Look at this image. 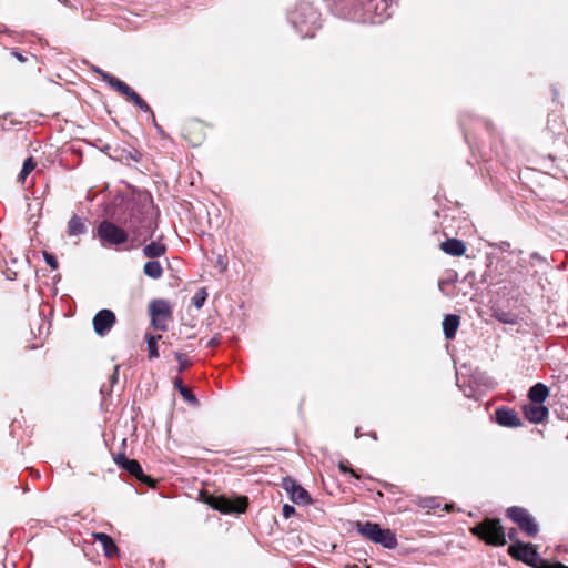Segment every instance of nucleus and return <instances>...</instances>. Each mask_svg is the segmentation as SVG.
<instances>
[{
    "mask_svg": "<svg viewBox=\"0 0 568 568\" xmlns=\"http://www.w3.org/2000/svg\"><path fill=\"white\" fill-rule=\"evenodd\" d=\"M125 224L128 226L126 232L129 233L132 247H136L148 239L152 237L156 229V224L145 212L131 214Z\"/></svg>",
    "mask_w": 568,
    "mask_h": 568,
    "instance_id": "f257e3e1",
    "label": "nucleus"
},
{
    "mask_svg": "<svg viewBox=\"0 0 568 568\" xmlns=\"http://www.w3.org/2000/svg\"><path fill=\"white\" fill-rule=\"evenodd\" d=\"M318 12L308 3H303L291 14V21L303 38L313 37L320 28Z\"/></svg>",
    "mask_w": 568,
    "mask_h": 568,
    "instance_id": "f03ea898",
    "label": "nucleus"
},
{
    "mask_svg": "<svg viewBox=\"0 0 568 568\" xmlns=\"http://www.w3.org/2000/svg\"><path fill=\"white\" fill-rule=\"evenodd\" d=\"M470 532L491 546H504L506 544L504 528L497 519L487 518L483 523L471 527Z\"/></svg>",
    "mask_w": 568,
    "mask_h": 568,
    "instance_id": "7ed1b4c3",
    "label": "nucleus"
},
{
    "mask_svg": "<svg viewBox=\"0 0 568 568\" xmlns=\"http://www.w3.org/2000/svg\"><path fill=\"white\" fill-rule=\"evenodd\" d=\"M508 551L511 557L532 567H537L538 564H540L539 568H568L559 562L549 564L545 560H540L535 546L531 544L517 541L509 547Z\"/></svg>",
    "mask_w": 568,
    "mask_h": 568,
    "instance_id": "20e7f679",
    "label": "nucleus"
},
{
    "mask_svg": "<svg viewBox=\"0 0 568 568\" xmlns=\"http://www.w3.org/2000/svg\"><path fill=\"white\" fill-rule=\"evenodd\" d=\"M358 532L368 540L381 544L383 547L394 549L397 546L395 534L390 529H383L378 524L366 521L357 523Z\"/></svg>",
    "mask_w": 568,
    "mask_h": 568,
    "instance_id": "39448f33",
    "label": "nucleus"
},
{
    "mask_svg": "<svg viewBox=\"0 0 568 568\" xmlns=\"http://www.w3.org/2000/svg\"><path fill=\"white\" fill-rule=\"evenodd\" d=\"M97 236L103 246H118L130 240L126 230L106 220L98 225Z\"/></svg>",
    "mask_w": 568,
    "mask_h": 568,
    "instance_id": "423d86ee",
    "label": "nucleus"
},
{
    "mask_svg": "<svg viewBox=\"0 0 568 568\" xmlns=\"http://www.w3.org/2000/svg\"><path fill=\"white\" fill-rule=\"evenodd\" d=\"M206 503L223 514H242L247 508V498L244 496L229 498L225 496H210Z\"/></svg>",
    "mask_w": 568,
    "mask_h": 568,
    "instance_id": "0eeeda50",
    "label": "nucleus"
},
{
    "mask_svg": "<svg viewBox=\"0 0 568 568\" xmlns=\"http://www.w3.org/2000/svg\"><path fill=\"white\" fill-rule=\"evenodd\" d=\"M507 515L528 536L537 535L538 525L535 521L534 517L526 509L520 507H510L507 509Z\"/></svg>",
    "mask_w": 568,
    "mask_h": 568,
    "instance_id": "6e6552de",
    "label": "nucleus"
},
{
    "mask_svg": "<svg viewBox=\"0 0 568 568\" xmlns=\"http://www.w3.org/2000/svg\"><path fill=\"white\" fill-rule=\"evenodd\" d=\"M149 311L154 328L165 331L168 328V321L171 317V310L168 302L163 300L152 301L149 305Z\"/></svg>",
    "mask_w": 568,
    "mask_h": 568,
    "instance_id": "1a4fd4ad",
    "label": "nucleus"
},
{
    "mask_svg": "<svg viewBox=\"0 0 568 568\" xmlns=\"http://www.w3.org/2000/svg\"><path fill=\"white\" fill-rule=\"evenodd\" d=\"M115 323V315L110 310H101L93 317L94 332L100 335H106Z\"/></svg>",
    "mask_w": 568,
    "mask_h": 568,
    "instance_id": "9d476101",
    "label": "nucleus"
},
{
    "mask_svg": "<svg viewBox=\"0 0 568 568\" xmlns=\"http://www.w3.org/2000/svg\"><path fill=\"white\" fill-rule=\"evenodd\" d=\"M284 489L288 493L290 498L295 504H308L311 501L308 493L295 480L286 478L283 481Z\"/></svg>",
    "mask_w": 568,
    "mask_h": 568,
    "instance_id": "9b49d317",
    "label": "nucleus"
},
{
    "mask_svg": "<svg viewBox=\"0 0 568 568\" xmlns=\"http://www.w3.org/2000/svg\"><path fill=\"white\" fill-rule=\"evenodd\" d=\"M496 422L504 427H519L521 420L519 415L511 408L500 407L495 412Z\"/></svg>",
    "mask_w": 568,
    "mask_h": 568,
    "instance_id": "f8f14e48",
    "label": "nucleus"
},
{
    "mask_svg": "<svg viewBox=\"0 0 568 568\" xmlns=\"http://www.w3.org/2000/svg\"><path fill=\"white\" fill-rule=\"evenodd\" d=\"M374 8V16L371 19L372 23H382L385 19L392 16L390 6L386 0H372L368 4V9Z\"/></svg>",
    "mask_w": 568,
    "mask_h": 568,
    "instance_id": "ddd939ff",
    "label": "nucleus"
},
{
    "mask_svg": "<svg viewBox=\"0 0 568 568\" xmlns=\"http://www.w3.org/2000/svg\"><path fill=\"white\" fill-rule=\"evenodd\" d=\"M115 463L124 468L130 475L134 476L135 478L140 480H146V477L143 474L141 465L134 460L126 458L125 455L120 454L115 458Z\"/></svg>",
    "mask_w": 568,
    "mask_h": 568,
    "instance_id": "4468645a",
    "label": "nucleus"
},
{
    "mask_svg": "<svg viewBox=\"0 0 568 568\" xmlns=\"http://www.w3.org/2000/svg\"><path fill=\"white\" fill-rule=\"evenodd\" d=\"M526 418L531 423H541L548 416V408L542 404L531 403L524 408Z\"/></svg>",
    "mask_w": 568,
    "mask_h": 568,
    "instance_id": "2eb2a0df",
    "label": "nucleus"
},
{
    "mask_svg": "<svg viewBox=\"0 0 568 568\" xmlns=\"http://www.w3.org/2000/svg\"><path fill=\"white\" fill-rule=\"evenodd\" d=\"M95 72L100 74L101 79L106 82L111 88L125 95L126 98L132 92V89L120 79L111 75L110 73L102 71L101 69H95Z\"/></svg>",
    "mask_w": 568,
    "mask_h": 568,
    "instance_id": "dca6fc26",
    "label": "nucleus"
},
{
    "mask_svg": "<svg viewBox=\"0 0 568 568\" xmlns=\"http://www.w3.org/2000/svg\"><path fill=\"white\" fill-rule=\"evenodd\" d=\"M92 537L95 541H99L103 548L104 555L109 558L114 557L119 549L114 544L113 539L104 532H93Z\"/></svg>",
    "mask_w": 568,
    "mask_h": 568,
    "instance_id": "f3484780",
    "label": "nucleus"
},
{
    "mask_svg": "<svg viewBox=\"0 0 568 568\" xmlns=\"http://www.w3.org/2000/svg\"><path fill=\"white\" fill-rule=\"evenodd\" d=\"M442 250L453 256H460L466 251V245L457 239H449L440 244Z\"/></svg>",
    "mask_w": 568,
    "mask_h": 568,
    "instance_id": "a211bd4d",
    "label": "nucleus"
},
{
    "mask_svg": "<svg viewBox=\"0 0 568 568\" xmlns=\"http://www.w3.org/2000/svg\"><path fill=\"white\" fill-rule=\"evenodd\" d=\"M460 318L457 315H446L443 321V331L447 339H453L459 327Z\"/></svg>",
    "mask_w": 568,
    "mask_h": 568,
    "instance_id": "6ab92c4d",
    "label": "nucleus"
},
{
    "mask_svg": "<svg viewBox=\"0 0 568 568\" xmlns=\"http://www.w3.org/2000/svg\"><path fill=\"white\" fill-rule=\"evenodd\" d=\"M142 253L144 257L154 260L165 255L166 246L160 241H153L143 247Z\"/></svg>",
    "mask_w": 568,
    "mask_h": 568,
    "instance_id": "aec40b11",
    "label": "nucleus"
},
{
    "mask_svg": "<svg viewBox=\"0 0 568 568\" xmlns=\"http://www.w3.org/2000/svg\"><path fill=\"white\" fill-rule=\"evenodd\" d=\"M549 395V389L546 385L537 383L534 385L528 393V397L531 403L542 404Z\"/></svg>",
    "mask_w": 568,
    "mask_h": 568,
    "instance_id": "412c9836",
    "label": "nucleus"
},
{
    "mask_svg": "<svg viewBox=\"0 0 568 568\" xmlns=\"http://www.w3.org/2000/svg\"><path fill=\"white\" fill-rule=\"evenodd\" d=\"M143 273L153 280H158L163 275V267L158 261H149L143 266Z\"/></svg>",
    "mask_w": 568,
    "mask_h": 568,
    "instance_id": "4be33fe9",
    "label": "nucleus"
},
{
    "mask_svg": "<svg viewBox=\"0 0 568 568\" xmlns=\"http://www.w3.org/2000/svg\"><path fill=\"white\" fill-rule=\"evenodd\" d=\"M85 232V225L79 216H72L68 224V234L77 236Z\"/></svg>",
    "mask_w": 568,
    "mask_h": 568,
    "instance_id": "5701e85b",
    "label": "nucleus"
},
{
    "mask_svg": "<svg viewBox=\"0 0 568 568\" xmlns=\"http://www.w3.org/2000/svg\"><path fill=\"white\" fill-rule=\"evenodd\" d=\"M36 164L32 158H28L22 166V170L19 174V181L24 182L26 178L34 170Z\"/></svg>",
    "mask_w": 568,
    "mask_h": 568,
    "instance_id": "b1692460",
    "label": "nucleus"
},
{
    "mask_svg": "<svg viewBox=\"0 0 568 568\" xmlns=\"http://www.w3.org/2000/svg\"><path fill=\"white\" fill-rule=\"evenodd\" d=\"M207 298V292L205 288L199 290L192 297V304L200 310Z\"/></svg>",
    "mask_w": 568,
    "mask_h": 568,
    "instance_id": "393cba45",
    "label": "nucleus"
},
{
    "mask_svg": "<svg viewBox=\"0 0 568 568\" xmlns=\"http://www.w3.org/2000/svg\"><path fill=\"white\" fill-rule=\"evenodd\" d=\"M160 338H161V336H150V337H148V348H149V357L150 358L159 357V352H158L156 343H158V339H160Z\"/></svg>",
    "mask_w": 568,
    "mask_h": 568,
    "instance_id": "a878e982",
    "label": "nucleus"
},
{
    "mask_svg": "<svg viewBox=\"0 0 568 568\" xmlns=\"http://www.w3.org/2000/svg\"><path fill=\"white\" fill-rule=\"evenodd\" d=\"M180 394L189 404L193 406H196L199 404L197 398L185 386H180Z\"/></svg>",
    "mask_w": 568,
    "mask_h": 568,
    "instance_id": "bb28decb",
    "label": "nucleus"
},
{
    "mask_svg": "<svg viewBox=\"0 0 568 568\" xmlns=\"http://www.w3.org/2000/svg\"><path fill=\"white\" fill-rule=\"evenodd\" d=\"M175 359L179 362V371L183 372L191 366V361L183 353L176 352Z\"/></svg>",
    "mask_w": 568,
    "mask_h": 568,
    "instance_id": "cd10ccee",
    "label": "nucleus"
},
{
    "mask_svg": "<svg viewBox=\"0 0 568 568\" xmlns=\"http://www.w3.org/2000/svg\"><path fill=\"white\" fill-rule=\"evenodd\" d=\"M43 257H44L47 264L49 266H51L53 270H55L58 267V261L52 254L44 252Z\"/></svg>",
    "mask_w": 568,
    "mask_h": 568,
    "instance_id": "c85d7f7f",
    "label": "nucleus"
},
{
    "mask_svg": "<svg viewBox=\"0 0 568 568\" xmlns=\"http://www.w3.org/2000/svg\"><path fill=\"white\" fill-rule=\"evenodd\" d=\"M423 508H435L437 506L436 499L434 498H425L419 504Z\"/></svg>",
    "mask_w": 568,
    "mask_h": 568,
    "instance_id": "c756f323",
    "label": "nucleus"
},
{
    "mask_svg": "<svg viewBox=\"0 0 568 568\" xmlns=\"http://www.w3.org/2000/svg\"><path fill=\"white\" fill-rule=\"evenodd\" d=\"M338 467H339L341 471H343V473H349V474H351L352 476H354L355 478H357V479L359 478L358 474H357L355 470H353V469H351L349 467H347V465H346L345 463L341 462V463H339V465H338Z\"/></svg>",
    "mask_w": 568,
    "mask_h": 568,
    "instance_id": "7c9ffc66",
    "label": "nucleus"
},
{
    "mask_svg": "<svg viewBox=\"0 0 568 568\" xmlns=\"http://www.w3.org/2000/svg\"><path fill=\"white\" fill-rule=\"evenodd\" d=\"M293 514H295V508L291 505L285 504L283 506V516L285 518H290Z\"/></svg>",
    "mask_w": 568,
    "mask_h": 568,
    "instance_id": "2f4dec72",
    "label": "nucleus"
},
{
    "mask_svg": "<svg viewBox=\"0 0 568 568\" xmlns=\"http://www.w3.org/2000/svg\"><path fill=\"white\" fill-rule=\"evenodd\" d=\"M135 105L142 101L143 99L134 91L132 90V92L130 93V95L128 97Z\"/></svg>",
    "mask_w": 568,
    "mask_h": 568,
    "instance_id": "473e14b6",
    "label": "nucleus"
},
{
    "mask_svg": "<svg viewBox=\"0 0 568 568\" xmlns=\"http://www.w3.org/2000/svg\"><path fill=\"white\" fill-rule=\"evenodd\" d=\"M135 105L142 101L143 99L134 91L132 90V92L130 93V95L128 97Z\"/></svg>",
    "mask_w": 568,
    "mask_h": 568,
    "instance_id": "72a5a7b5",
    "label": "nucleus"
},
{
    "mask_svg": "<svg viewBox=\"0 0 568 568\" xmlns=\"http://www.w3.org/2000/svg\"><path fill=\"white\" fill-rule=\"evenodd\" d=\"M135 105L142 101L143 99L134 91L132 90V92L130 93V95L128 97Z\"/></svg>",
    "mask_w": 568,
    "mask_h": 568,
    "instance_id": "f704fd0d",
    "label": "nucleus"
},
{
    "mask_svg": "<svg viewBox=\"0 0 568 568\" xmlns=\"http://www.w3.org/2000/svg\"><path fill=\"white\" fill-rule=\"evenodd\" d=\"M219 344H220V337H219V336H215V337L210 338V339L206 342L205 346H206V347H215V346H217Z\"/></svg>",
    "mask_w": 568,
    "mask_h": 568,
    "instance_id": "c9c22d12",
    "label": "nucleus"
},
{
    "mask_svg": "<svg viewBox=\"0 0 568 568\" xmlns=\"http://www.w3.org/2000/svg\"><path fill=\"white\" fill-rule=\"evenodd\" d=\"M136 106H138L139 109H141L142 111H145V112H149V111H150V106L148 105V103H146L144 100L140 101V102L136 104Z\"/></svg>",
    "mask_w": 568,
    "mask_h": 568,
    "instance_id": "e433bc0d",
    "label": "nucleus"
},
{
    "mask_svg": "<svg viewBox=\"0 0 568 568\" xmlns=\"http://www.w3.org/2000/svg\"><path fill=\"white\" fill-rule=\"evenodd\" d=\"M174 385L178 388V390L180 392V386H183L181 378H175Z\"/></svg>",
    "mask_w": 568,
    "mask_h": 568,
    "instance_id": "4c0bfd02",
    "label": "nucleus"
},
{
    "mask_svg": "<svg viewBox=\"0 0 568 568\" xmlns=\"http://www.w3.org/2000/svg\"><path fill=\"white\" fill-rule=\"evenodd\" d=\"M509 538L514 539L515 538V532H509Z\"/></svg>",
    "mask_w": 568,
    "mask_h": 568,
    "instance_id": "58836bf2",
    "label": "nucleus"
},
{
    "mask_svg": "<svg viewBox=\"0 0 568 568\" xmlns=\"http://www.w3.org/2000/svg\"><path fill=\"white\" fill-rule=\"evenodd\" d=\"M345 568H358V567L355 565H353V566L347 565Z\"/></svg>",
    "mask_w": 568,
    "mask_h": 568,
    "instance_id": "ea45409f",
    "label": "nucleus"
},
{
    "mask_svg": "<svg viewBox=\"0 0 568 568\" xmlns=\"http://www.w3.org/2000/svg\"><path fill=\"white\" fill-rule=\"evenodd\" d=\"M367 568H371V567H367Z\"/></svg>",
    "mask_w": 568,
    "mask_h": 568,
    "instance_id": "a19ab883",
    "label": "nucleus"
}]
</instances>
